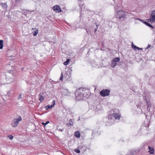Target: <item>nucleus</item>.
<instances>
[{"instance_id":"nucleus-30","label":"nucleus","mask_w":155,"mask_h":155,"mask_svg":"<svg viewBox=\"0 0 155 155\" xmlns=\"http://www.w3.org/2000/svg\"><path fill=\"white\" fill-rule=\"evenodd\" d=\"M137 50H142L143 48H139L137 47Z\"/></svg>"},{"instance_id":"nucleus-36","label":"nucleus","mask_w":155,"mask_h":155,"mask_svg":"<svg viewBox=\"0 0 155 155\" xmlns=\"http://www.w3.org/2000/svg\"><path fill=\"white\" fill-rule=\"evenodd\" d=\"M139 20H140V21H142V20H141V19H139Z\"/></svg>"},{"instance_id":"nucleus-24","label":"nucleus","mask_w":155,"mask_h":155,"mask_svg":"<svg viewBox=\"0 0 155 155\" xmlns=\"http://www.w3.org/2000/svg\"><path fill=\"white\" fill-rule=\"evenodd\" d=\"M63 78V75L62 73H61V77L59 78V79L61 81H62Z\"/></svg>"},{"instance_id":"nucleus-1","label":"nucleus","mask_w":155,"mask_h":155,"mask_svg":"<svg viewBox=\"0 0 155 155\" xmlns=\"http://www.w3.org/2000/svg\"><path fill=\"white\" fill-rule=\"evenodd\" d=\"M87 91L82 88L77 89L75 93L76 99L78 100L86 99L88 96V94L86 92Z\"/></svg>"},{"instance_id":"nucleus-12","label":"nucleus","mask_w":155,"mask_h":155,"mask_svg":"<svg viewBox=\"0 0 155 155\" xmlns=\"http://www.w3.org/2000/svg\"><path fill=\"white\" fill-rule=\"evenodd\" d=\"M62 91V93L64 95L69 96L70 94V93L69 92L67 89H63Z\"/></svg>"},{"instance_id":"nucleus-22","label":"nucleus","mask_w":155,"mask_h":155,"mask_svg":"<svg viewBox=\"0 0 155 155\" xmlns=\"http://www.w3.org/2000/svg\"><path fill=\"white\" fill-rule=\"evenodd\" d=\"M69 61L70 59H67L66 61L64 63V65H67L68 64L69 62Z\"/></svg>"},{"instance_id":"nucleus-26","label":"nucleus","mask_w":155,"mask_h":155,"mask_svg":"<svg viewBox=\"0 0 155 155\" xmlns=\"http://www.w3.org/2000/svg\"><path fill=\"white\" fill-rule=\"evenodd\" d=\"M22 98V97H21V94H20L18 96V98H17V99L19 100H20V99H21Z\"/></svg>"},{"instance_id":"nucleus-34","label":"nucleus","mask_w":155,"mask_h":155,"mask_svg":"<svg viewBox=\"0 0 155 155\" xmlns=\"http://www.w3.org/2000/svg\"><path fill=\"white\" fill-rule=\"evenodd\" d=\"M60 130L61 131H62L63 130V129H60Z\"/></svg>"},{"instance_id":"nucleus-9","label":"nucleus","mask_w":155,"mask_h":155,"mask_svg":"<svg viewBox=\"0 0 155 155\" xmlns=\"http://www.w3.org/2000/svg\"><path fill=\"white\" fill-rule=\"evenodd\" d=\"M119 61L120 58H115L111 61V66L112 68H114L116 66L117 62H119Z\"/></svg>"},{"instance_id":"nucleus-11","label":"nucleus","mask_w":155,"mask_h":155,"mask_svg":"<svg viewBox=\"0 0 155 155\" xmlns=\"http://www.w3.org/2000/svg\"><path fill=\"white\" fill-rule=\"evenodd\" d=\"M64 78L66 80H68L70 79L71 77V74L69 71H66L65 73L64 74Z\"/></svg>"},{"instance_id":"nucleus-13","label":"nucleus","mask_w":155,"mask_h":155,"mask_svg":"<svg viewBox=\"0 0 155 155\" xmlns=\"http://www.w3.org/2000/svg\"><path fill=\"white\" fill-rule=\"evenodd\" d=\"M55 101L54 100H53L52 101V104L51 105V106L49 105L46 106L45 107V108L46 109V110H47L51 108V107H53L55 104Z\"/></svg>"},{"instance_id":"nucleus-28","label":"nucleus","mask_w":155,"mask_h":155,"mask_svg":"<svg viewBox=\"0 0 155 155\" xmlns=\"http://www.w3.org/2000/svg\"><path fill=\"white\" fill-rule=\"evenodd\" d=\"M75 151L78 153H80V150L78 149H75Z\"/></svg>"},{"instance_id":"nucleus-20","label":"nucleus","mask_w":155,"mask_h":155,"mask_svg":"<svg viewBox=\"0 0 155 155\" xmlns=\"http://www.w3.org/2000/svg\"><path fill=\"white\" fill-rule=\"evenodd\" d=\"M3 42L4 41L2 40H1L0 41V48L1 49H2L3 47Z\"/></svg>"},{"instance_id":"nucleus-4","label":"nucleus","mask_w":155,"mask_h":155,"mask_svg":"<svg viewBox=\"0 0 155 155\" xmlns=\"http://www.w3.org/2000/svg\"><path fill=\"white\" fill-rule=\"evenodd\" d=\"M22 120V118L19 116L18 118H15L13 119L12 123V126L13 127H17L20 121Z\"/></svg>"},{"instance_id":"nucleus-32","label":"nucleus","mask_w":155,"mask_h":155,"mask_svg":"<svg viewBox=\"0 0 155 155\" xmlns=\"http://www.w3.org/2000/svg\"><path fill=\"white\" fill-rule=\"evenodd\" d=\"M11 91H8V93L7 94V96H9V94H8Z\"/></svg>"},{"instance_id":"nucleus-21","label":"nucleus","mask_w":155,"mask_h":155,"mask_svg":"<svg viewBox=\"0 0 155 155\" xmlns=\"http://www.w3.org/2000/svg\"><path fill=\"white\" fill-rule=\"evenodd\" d=\"M132 48L135 50H136L137 49V47L133 43H132Z\"/></svg>"},{"instance_id":"nucleus-8","label":"nucleus","mask_w":155,"mask_h":155,"mask_svg":"<svg viewBox=\"0 0 155 155\" xmlns=\"http://www.w3.org/2000/svg\"><path fill=\"white\" fill-rule=\"evenodd\" d=\"M149 20L151 23L155 21V10L153 11L150 16Z\"/></svg>"},{"instance_id":"nucleus-14","label":"nucleus","mask_w":155,"mask_h":155,"mask_svg":"<svg viewBox=\"0 0 155 155\" xmlns=\"http://www.w3.org/2000/svg\"><path fill=\"white\" fill-rule=\"evenodd\" d=\"M32 30H33L32 32L33 35L35 36H36L38 32V29L36 28H32Z\"/></svg>"},{"instance_id":"nucleus-2","label":"nucleus","mask_w":155,"mask_h":155,"mask_svg":"<svg viewBox=\"0 0 155 155\" xmlns=\"http://www.w3.org/2000/svg\"><path fill=\"white\" fill-rule=\"evenodd\" d=\"M113 117L116 120H119L120 117V114L117 113L114 111V113L112 114H109L107 117L108 120L106 122L107 125H111L114 123V119Z\"/></svg>"},{"instance_id":"nucleus-19","label":"nucleus","mask_w":155,"mask_h":155,"mask_svg":"<svg viewBox=\"0 0 155 155\" xmlns=\"http://www.w3.org/2000/svg\"><path fill=\"white\" fill-rule=\"evenodd\" d=\"M74 135L77 137H79L80 136V133L78 131H76L74 133Z\"/></svg>"},{"instance_id":"nucleus-35","label":"nucleus","mask_w":155,"mask_h":155,"mask_svg":"<svg viewBox=\"0 0 155 155\" xmlns=\"http://www.w3.org/2000/svg\"><path fill=\"white\" fill-rule=\"evenodd\" d=\"M86 31L87 32V33H88V31L87 29H86Z\"/></svg>"},{"instance_id":"nucleus-7","label":"nucleus","mask_w":155,"mask_h":155,"mask_svg":"<svg viewBox=\"0 0 155 155\" xmlns=\"http://www.w3.org/2000/svg\"><path fill=\"white\" fill-rule=\"evenodd\" d=\"M16 54V51L14 49L8 50L7 51V55L8 57H11L12 56H14Z\"/></svg>"},{"instance_id":"nucleus-37","label":"nucleus","mask_w":155,"mask_h":155,"mask_svg":"<svg viewBox=\"0 0 155 155\" xmlns=\"http://www.w3.org/2000/svg\"><path fill=\"white\" fill-rule=\"evenodd\" d=\"M96 26H97V27H98V25H96Z\"/></svg>"},{"instance_id":"nucleus-18","label":"nucleus","mask_w":155,"mask_h":155,"mask_svg":"<svg viewBox=\"0 0 155 155\" xmlns=\"http://www.w3.org/2000/svg\"><path fill=\"white\" fill-rule=\"evenodd\" d=\"M39 100L40 101H42L44 100V98L43 96L41 94H40L39 95Z\"/></svg>"},{"instance_id":"nucleus-33","label":"nucleus","mask_w":155,"mask_h":155,"mask_svg":"<svg viewBox=\"0 0 155 155\" xmlns=\"http://www.w3.org/2000/svg\"><path fill=\"white\" fill-rule=\"evenodd\" d=\"M97 30V28H95L94 30V32H95Z\"/></svg>"},{"instance_id":"nucleus-3","label":"nucleus","mask_w":155,"mask_h":155,"mask_svg":"<svg viewBox=\"0 0 155 155\" xmlns=\"http://www.w3.org/2000/svg\"><path fill=\"white\" fill-rule=\"evenodd\" d=\"M5 75L6 77V82L5 83H3L2 81L1 83L2 85L5 84H9L12 82H14L15 80L16 76L13 74L7 72L6 73Z\"/></svg>"},{"instance_id":"nucleus-10","label":"nucleus","mask_w":155,"mask_h":155,"mask_svg":"<svg viewBox=\"0 0 155 155\" xmlns=\"http://www.w3.org/2000/svg\"><path fill=\"white\" fill-rule=\"evenodd\" d=\"M53 9L56 12H62L60 6L58 5H54L53 7Z\"/></svg>"},{"instance_id":"nucleus-15","label":"nucleus","mask_w":155,"mask_h":155,"mask_svg":"<svg viewBox=\"0 0 155 155\" xmlns=\"http://www.w3.org/2000/svg\"><path fill=\"white\" fill-rule=\"evenodd\" d=\"M70 122L67 123V125L68 126H71L73 125L74 122L72 119H70L69 120Z\"/></svg>"},{"instance_id":"nucleus-5","label":"nucleus","mask_w":155,"mask_h":155,"mask_svg":"<svg viewBox=\"0 0 155 155\" xmlns=\"http://www.w3.org/2000/svg\"><path fill=\"white\" fill-rule=\"evenodd\" d=\"M125 12L123 10L118 11L117 12L116 17L117 18L120 19L122 18H124L125 17Z\"/></svg>"},{"instance_id":"nucleus-6","label":"nucleus","mask_w":155,"mask_h":155,"mask_svg":"<svg viewBox=\"0 0 155 155\" xmlns=\"http://www.w3.org/2000/svg\"><path fill=\"white\" fill-rule=\"evenodd\" d=\"M110 90L108 89L102 90L100 92V95L102 97L108 96L109 95Z\"/></svg>"},{"instance_id":"nucleus-27","label":"nucleus","mask_w":155,"mask_h":155,"mask_svg":"<svg viewBox=\"0 0 155 155\" xmlns=\"http://www.w3.org/2000/svg\"><path fill=\"white\" fill-rule=\"evenodd\" d=\"M49 123V121H47L46 123H44V122H42V124L44 125L45 126H46L47 125L48 123Z\"/></svg>"},{"instance_id":"nucleus-29","label":"nucleus","mask_w":155,"mask_h":155,"mask_svg":"<svg viewBox=\"0 0 155 155\" xmlns=\"http://www.w3.org/2000/svg\"><path fill=\"white\" fill-rule=\"evenodd\" d=\"M9 139L10 140H12L13 138V136L12 135H10L8 136Z\"/></svg>"},{"instance_id":"nucleus-31","label":"nucleus","mask_w":155,"mask_h":155,"mask_svg":"<svg viewBox=\"0 0 155 155\" xmlns=\"http://www.w3.org/2000/svg\"><path fill=\"white\" fill-rule=\"evenodd\" d=\"M151 46V45H148L147 46V47L146 48V49H147L148 48H149Z\"/></svg>"},{"instance_id":"nucleus-38","label":"nucleus","mask_w":155,"mask_h":155,"mask_svg":"<svg viewBox=\"0 0 155 155\" xmlns=\"http://www.w3.org/2000/svg\"><path fill=\"white\" fill-rule=\"evenodd\" d=\"M23 70V68H22V70Z\"/></svg>"},{"instance_id":"nucleus-17","label":"nucleus","mask_w":155,"mask_h":155,"mask_svg":"<svg viewBox=\"0 0 155 155\" xmlns=\"http://www.w3.org/2000/svg\"><path fill=\"white\" fill-rule=\"evenodd\" d=\"M1 5H2V7L4 9H5L7 8V5L6 3H1Z\"/></svg>"},{"instance_id":"nucleus-16","label":"nucleus","mask_w":155,"mask_h":155,"mask_svg":"<svg viewBox=\"0 0 155 155\" xmlns=\"http://www.w3.org/2000/svg\"><path fill=\"white\" fill-rule=\"evenodd\" d=\"M148 148L149 150V152L150 154H153L154 153V150L152 147L148 146Z\"/></svg>"},{"instance_id":"nucleus-25","label":"nucleus","mask_w":155,"mask_h":155,"mask_svg":"<svg viewBox=\"0 0 155 155\" xmlns=\"http://www.w3.org/2000/svg\"><path fill=\"white\" fill-rule=\"evenodd\" d=\"M147 110L149 111L150 110V105H149V104H148V102L147 103Z\"/></svg>"},{"instance_id":"nucleus-23","label":"nucleus","mask_w":155,"mask_h":155,"mask_svg":"<svg viewBox=\"0 0 155 155\" xmlns=\"http://www.w3.org/2000/svg\"><path fill=\"white\" fill-rule=\"evenodd\" d=\"M144 23L146 25H147V26L150 27H151V28H153V27L152 25H151L150 24L148 23H147V22H144Z\"/></svg>"}]
</instances>
